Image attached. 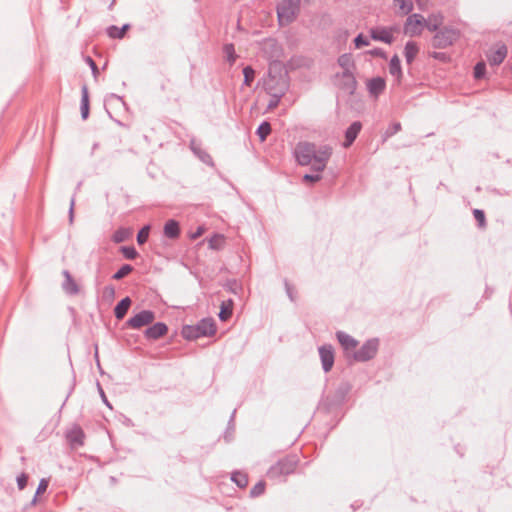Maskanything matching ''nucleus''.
Returning a JSON list of instances; mask_svg holds the SVG:
<instances>
[{
  "label": "nucleus",
  "instance_id": "6",
  "mask_svg": "<svg viewBox=\"0 0 512 512\" xmlns=\"http://www.w3.org/2000/svg\"><path fill=\"white\" fill-rule=\"evenodd\" d=\"M351 390L352 384L349 381H341L335 389L334 394L332 396H327L324 399L323 404L326 409L331 411L335 408L341 407L345 403Z\"/></svg>",
  "mask_w": 512,
  "mask_h": 512
},
{
  "label": "nucleus",
  "instance_id": "47",
  "mask_svg": "<svg viewBox=\"0 0 512 512\" xmlns=\"http://www.w3.org/2000/svg\"><path fill=\"white\" fill-rule=\"evenodd\" d=\"M366 54L373 56V57H379L381 59H387V53L380 47H375L371 50L366 51Z\"/></svg>",
  "mask_w": 512,
  "mask_h": 512
},
{
  "label": "nucleus",
  "instance_id": "58",
  "mask_svg": "<svg viewBox=\"0 0 512 512\" xmlns=\"http://www.w3.org/2000/svg\"><path fill=\"white\" fill-rule=\"evenodd\" d=\"M362 506V502L361 501H355L351 504V508L353 509V511L355 512L357 509H359L360 507Z\"/></svg>",
  "mask_w": 512,
  "mask_h": 512
},
{
  "label": "nucleus",
  "instance_id": "1",
  "mask_svg": "<svg viewBox=\"0 0 512 512\" xmlns=\"http://www.w3.org/2000/svg\"><path fill=\"white\" fill-rule=\"evenodd\" d=\"M333 154L329 144H316L309 141H299L294 149L293 156L300 166H310L312 172H323Z\"/></svg>",
  "mask_w": 512,
  "mask_h": 512
},
{
  "label": "nucleus",
  "instance_id": "20",
  "mask_svg": "<svg viewBox=\"0 0 512 512\" xmlns=\"http://www.w3.org/2000/svg\"><path fill=\"white\" fill-rule=\"evenodd\" d=\"M389 73L394 77L397 84L402 83L404 75L401 60L397 54H394L389 61Z\"/></svg>",
  "mask_w": 512,
  "mask_h": 512
},
{
  "label": "nucleus",
  "instance_id": "11",
  "mask_svg": "<svg viewBox=\"0 0 512 512\" xmlns=\"http://www.w3.org/2000/svg\"><path fill=\"white\" fill-rule=\"evenodd\" d=\"M169 327L164 322L150 324L144 331L143 336L147 341H157L167 335Z\"/></svg>",
  "mask_w": 512,
  "mask_h": 512
},
{
  "label": "nucleus",
  "instance_id": "64",
  "mask_svg": "<svg viewBox=\"0 0 512 512\" xmlns=\"http://www.w3.org/2000/svg\"><path fill=\"white\" fill-rule=\"evenodd\" d=\"M37 501H38V496H36V494H34V497L32 498L29 505L34 506V505H36Z\"/></svg>",
  "mask_w": 512,
  "mask_h": 512
},
{
  "label": "nucleus",
  "instance_id": "16",
  "mask_svg": "<svg viewBox=\"0 0 512 512\" xmlns=\"http://www.w3.org/2000/svg\"><path fill=\"white\" fill-rule=\"evenodd\" d=\"M268 84H270L274 90V92H277L283 87V93L286 92L288 88L287 83V74L280 75L278 78L276 76H273L271 73V70L268 72V77L264 80L263 87L265 91L267 92Z\"/></svg>",
  "mask_w": 512,
  "mask_h": 512
},
{
  "label": "nucleus",
  "instance_id": "41",
  "mask_svg": "<svg viewBox=\"0 0 512 512\" xmlns=\"http://www.w3.org/2000/svg\"><path fill=\"white\" fill-rule=\"evenodd\" d=\"M473 216L479 228H485L487 225L485 212L481 209H474Z\"/></svg>",
  "mask_w": 512,
  "mask_h": 512
},
{
  "label": "nucleus",
  "instance_id": "45",
  "mask_svg": "<svg viewBox=\"0 0 512 512\" xmlns=\"http://www.w3.org/2000/svg\"><path fill=\"white\" fill-rule=\"evenodd\" d=\"M322 179L321 172H313L304 174L302 177V181L304 183H316Z\"/></svg>",
  "mask_w": 512,
  "mask_h": 512
},
{
  "label": "nucleus",
  "instance_id": "9",
  "mask_svg": "<svg viewBox=\"0 0 512 512\" xmlns=\"http://www.w3.org/2000/svg\"><path fill=\"white\" fill-rule=\"evenodd\" d=\"M156 314L152 310H141L125 322V327L130 329H141L154 322Z\"/></svg>",
  "mask_w": 512,
  "mask_h": 512
},
{
  "label": "nucleus",
  "instance_id": "55",
  "mask_svg": "<svg viewBox=\"0 0 512 512\" xmlns=\"http://www.w3.org/2000/svg\"><path fill=\"white\" fill-rule=\"evenodd\" d=\"M272 130H255L256 135L259 138V141L264 142L267 137L271 134Z\"/></svg>",
  "mask_w": 512,
  "mask_h": 512
},
{
  "label": "nucleus",
  "instance_id": "28",
  "mask_svg": "<svg viewBox=\"0 0 512 512\" xmlns=\"http://www.w3.org/2000/svg\"><path fill=\"white\" fill-rule=\"evenodd\" d=\"M129 29L130 24H123L121 27L110 25L106 28V33L112 39H122Z\"/></svg>",
  "mask_w": 512,
  "mask_h": 512
},
{
  "label": "nucleus",
  "instance_id": "35",
  "mask_svg": "<svg viewBox=\"0 0 512 512\" xmlns=\"http://www.w3.org/2000/svg\"><path fill=\"white\" fill-rule=\"evenodd\" d=\"M150 231H151L150 224H146L142 228L139 229V231L136 235V241H137L138 245H144L147 242L149 235H150Z\"/></svg>",
  "mask_w": 512,
  "mask_h": 512
},
{
  "label": "nucleus",
  "instance_id": "17",
  "mask_svg": "<svg viewBox=\"0 0 512 512\" xmlns=\"http://www.w3.org/2000/svg\"><path fill=\"white\" fill-rule=\"evenodd\" d=\"M336 77H341L340 88L348 95H353L357 89V81L353 72L337 73Z\"/></svg>",
  "mask_w": 512,
  "mask_h": 512
},
{
  "label": "nucleus",
  "instance_id": "7",
  "mask_svg": "<svg viewBox=\"0 0 512 512\" xmlns=\"http://www.w3.org/2000/svg\"><path fill=\"white\" fill-rule=\"evenodd\" d=\"M379 349V339L370 338L363 343V345L353 353V359L357 362H367L372 360Z\"/></svg>",
  "mask_w": 512,
  "mask_h": 512
},
{
  "label": "nucleus",
  "instance_id": "36",
  "mask_svg": "<svg viewBox=\"0 0 512 512\" xmlns=\"http://www.w3.org/2000/svg\"><path fill=\"white\" fill-rule=\"evenodd\" d=\"M223 52L226 55V60L232 65L235 63L237 59V54L235 52V47L233 43H227L223 46Z\"/></svg>",
  "mask_w": 512,
  "mask_h": 512
},
{
  "label": "nucleus",
  "instance_id": "50",
  "mask_svg": "<svg viewBox=\"0 0 512 512\" xmlns=\"http://www.w3.org/2000/svg\"><path fill=\"white\" fill-rule=\"evenodd\" d=\"M85 62L91 68V71H92V74H93L94 78H97V76L99 74V69H98V66H97L96 62L92 59L91 56H86L85 57Z\"/></svg>",
  "mask_w": 512,
  "mask_h": 512
},
{
  "label": "nucleus",
  "instance_id": "43",
  "mask_svg": "<svg viewBox=\"0 0 512 512\" xmlns=\"http://www.w3.org/2000/svg\"><path fill=\"white\" fill-rule=\"evenodd\" d=\"M354 47L356 49H360L362 47L370 45L369 39L363 34L359 33L354 39H353Z\"/></svg>",
  "mask_w": 512,
  "mask_h": 512
},
{
  "label": "nucleus",
  "instance_id": "40",
  "mask_svg": "<svg viewBox=\"0 0 512 512\" xmlns=\"http://www.w3.org/2000/svg\"><path fill=\"white\" fill-rule=\"evenodd\" d=\"M360 130H345V140L342 143L344 148L350 147L358 137Z\"/></svg>",
  "mask_w": 512,
  "mask_h": 512
},
{
  "label": "nucleus",
  "instance_id": "18",
  "mask_svg": "<svg viewBox=\"0 0 512 512\" xmlns=\"http://www.w3.org/2000/svg\"><path fill=\"white\" fill-rule=\"evenodd\" d=\"M386 88V80L381 76H376L368 80L367 90L370 95L378 97Z\"/></svg>",
  "mask_w": 512,
  "mask_h": 512
},
{
  "label": "nucleus",
  "instance_id": "51",
  "mask_svg": "<svg viewBox=\"0 0 512 512\" xmlns=\"http://www.w3.org/2000/svg\"><path fill=\"white\" fill-rule=\"evenodd\" d=\"M430 56L435 59V60H438V61H441V62H448L450 60V56L444 52H432L430 54Z\"/></svg>",
  "mask_w": 512,
  "mask_h": 512
},
{
  "label": "nucleus",
  "instance_id": "22",
  "mask_svg": "<svg viewBox=\"0 0 512 512\" xmlns=\"http://www.w3.org/2000/svg\"><path fill=\"white\" fill-rule=\"evenodd\" d=\"M62 275L64 276V281L62 283V289L68 295H77L79 293V286L76 281L73 279L71 273L68 270H63Z\"/></svg>",
  "mask_w": 512,
  "mask_h": 512
},
{
  "label": "nucleus",
  "instance_id": "48",
  "mask_svg": "<svg viewBox=\"0 0 512 512\" xmlns=\"http://www.w3.org/2000/svg\"><path fill=\"white\" fill-rule=\"evenodd\" d=\"M28 479H29L28 474H26L24 472H22L20 475L17 476L16 482H17V487L19 490H23L27 486Z\"/></svg>",
  "mask_w": 512,
  "mask_h": 512
},
{
  "label": "nucleus",
  "instance_id": "19",
  "mask_svg": "<svg viewBox=\"0 0 512 512\" xmlns=\"http://www.w3.org/2000/svg\"><path fill=\"white\" fill-rule=\"evenodd\" d=\"M445 17L441 12L431 13L425 19V28L430 32H435L443 27Z\"/></svg>",
  "mask_w": 512,
  "mask_h": 512
},
{
  "label": "nucleus",
  "instance_id": "14",
  "mask_svg": "<svg viewBox=\"0 0 512 512\" xmlns=\"http://www.w3.org/2000/svg\"><path fill=\"white\" fill-rule=\"evenodd\" d=\"M369 36L374 41L383 42L388 45H391L395 40L394 36L389 33L387 26H376L370 28Z\"/></svg>",
  "mask_w": 512,
  "mask_h": 512
},
{
  "label": "nucleus",
  "instance_id": "21",
  "mask_svg": "<svg viewBox=\"0 0 512 512\" xmlns=\"http://www.w3.org/2000/svg\"><path fill=\"white\" fill-rule=\"evenodd\" d=\"M163 234L168 239H177L181 234L180 224L175 219H169L165 222L163 227Z\"/></svg>",
  "mask_w": 512,
  "mask_h": 512
},
{
  "label": "nucleus",
  "instance_id": "26",
  "mask_svg": "<svg viewBox=\"0 0 512 512\" xmlns=\"http://www.w3.org/2000/svg\"><path fill=\"white\" fill-rule=\"evenodd\" d=\"M419 50L420 48L417 42L412 40L406 42L403 53L408 65H411L414 62Z\"/></svg>",
  "mask_w": 512,
  "mask_h": 512
},
{
  "label": "nucleus",
  "instance_id": "27",
  "mask_svg": "<svg viewBox=\"0 0 512 512\" xmlns=\"http://www.w3.org/2000/svg\"><path fill=\"white\" fill-rule=\"evenodd\" d=\"M337 63L343 69V72H353L356 68L351 53L341 54L337 59Z\"/></svg>",
  "mask_w": 512,
  "mask_h": 512
},
{
  "label": "nucleus",
  "instance_id": "25",
  "mask_svg": "<svg viewBox=\"0 0 512 512\" xmlns=\"http://www.w3.org/2000/svg\"><path fill=\"white\" fill-rule=\"evenodd\" d=\"M80 112L83 120H86L90 114V99L87 85L81 88Z\"/></svg>",
  "mask_w": 512,
  "mask_h": 512
},
{
  "label": "nucleus",
  "instance_id": "30",
  "mask_svg": "<svg viewBox=\"0 0 512 512\" xmlns=\"http://www.w3.org/2000/svg\"><path fill=\"white\" fill-rule=\"evenodd\" d=\"M132 234L131 228L120 227L112 235L111 239L114 243L119 244L126 241Z\"/></svg>",
  "mask_w": 512,
  "mask_h": 512
},
{
  "label": "nucleus",
  "instance_id": "33",
  "mask_svg": "<svg viewBox=\"0 0 512 512\" xmlns=\"http://www.w3.org/2000/svg\"><path fill=\"white\" fill-rule=\"evenodd\" d=\"M487 67L484 61H479L473 67V77L475 80H481L486 77Z\"/></svg>",
  "mask_w": 512,
  "mask_h": 512
},
{
  "label": "nucleus",
  "instance_id": "5",
  "mask_svg": "<svg viewBox=\"0 0 512 512\" xmlns=\"http://www.w3.org/2000/svg\"><path fill=\"white\" fill-rule=\"evenodd\" d=\"M300 0H282L276 7L277 17L281 26L292 23L300 12Z\"/></svg>",
  "mask_w": 512,
  "mask_h": 512
},
{
  "label": "nucleus",
  "instance_id": "49",
  "mask_svg": "<svg viewBox=\"0 0 512 512\" xmlns=\"http://www.w3.org/2000/svg\"><path fill=\"white\" fill-rule=\"evenodd\" d=\"M48 486H49V479H47V478L40 479L39 484L36 489V492H35L36 496H39V495L43 494L44 492H46Z\"/></svg>",
  "mask_w": 512,
  "mask_h": 512
},
{
  "label": "nucleus",
  "instance_id": "39",
  "mask_svg": "<svg viewBox=\"0 0 512 512\" xmlns=\"http://www.w3.org/2000/svg\"><path fill=\"white\" fill-rule=\"evenodd\" d=\"M224 236L222 234L215 233L208 240V245L210 249L219 250L222 248Z\"/></svg>",
  "mask_w": 512,
  "mask_h": 512
},
{
  "label": "nucleus",
  "instance_id": "23",
  "mask_svg": "<svg viewBox=\"0 0 512 512\" xmlns=\"http://www.w3.org/2000/svg\"><path fill=\"white\" fill-rule=\"evenodd\" d=\"M335 335L345 351L355 349L358 346L359 342L344 331H337Z\"/></svg>",
  "mask_w": 512,
  "mask_h": 512
},
{
  "label": "nucleus",
  "instance_id": "52",
  "mask_svg": "<svg viewBox=\"0 0 512 512\" xmlns=\"http://www.w3.org/2000/svg\"><path fill=\"white\" fill-rule=\"evenodd\" d=\"M115 287L113 285H107L103 289V296L107 299H114L115 298Z\"/></svg>",
  "mask_w": 512,
  "mask_h": 512
},
{
  "label": "nucleus",
  "instance_id": "15",
  "mask_svg": "<svg viewBox=\"0 0 512 512\" xmlns=\"http://www.w3.org/2000/svg\"><path fill=\"white\" fill-rule=\"evenodd\" d=\"M191 151L193 152V154L201 161L203 162L204 164L210 166V167H213L214 166V161L211 157V155L205 150L202 148V145L200 142H198L195 138H192L190 140V145H189Z\"/></svg>",
  "mask_w": 512,
  "mask_h": 512
},
{
  "label": "nucleus",
  "instance_id": "53",
  "mask_svg": "<svg viewBox=\"0 0 512 512\" xmlns=\"http://www.w3.org/2000/svg\"><path fill=\"white\" fill-rule=\"evenodd\" d=\"M204 232H205V227H204V226H202V225H200V226H198V227L196 228V230H195L194 232H191V233L189 234V237H190V239H192V240H196V239H198L200 236H202Z\"/></svg>",
  "mask_w": 512,
  "mask_h": 512
},
{
  "label": "nucleus",
  "instance_id": "59",
  "mask_svg": "<svg viewBox=\"0 0 512 512\" xmlns=\"http://www.w3.org/2000/svg\"><path fill=\"white\" fill-rule=\"evenodd\" d=\"M347 128H362V123L360 121H354Z\"/></svg>",
  "mask_w": 512,
  "mask_h": 512
},
{
  "label": "nucleus",
  "instance_id": "24",
  "mask_svg": "<svg viewBox=\"0 0 512 512\" xmlns=\"http://www.w3.org/2000/svg\"><path fill=\"white\" fill-rule=\"evenodd\" d=\"M131 305H132V300L129 296L122 298L114 307L113 311H114L115 318L117 320H122L126 316Z\"/></svg>",
  "mask_w": 512,
  "mask_h": 512
},
{
  "label": "nucleus",
  "instance_id": "10",
  "mask_svg": "<svg viewBox=\"0 0 512 512\" xmlns=\"http://www.w3.org/2000/svg\"><path fill=\"white\" fill-rule=\"evenodd\" d=\"M322 370L328 373L332 370L335 362V352L331 344H323L318 347Z\"/></svg>",
  "mask_w": 512,
  "mask_h": 512
},
{
  "label": "nucleus",
  "instance_id": "42",
  "mask_svg": "<svg viewBox=\"0 0 512 512\" xmlns=\"http://www.w3.org/2000/svg\"><path fill=\"white\" fill-rule=\"evenodd\" d=\"M265 482H257L250 490V497L255 498L261 496L265 492Z\"/></svg>",
  "mask_w": 512,
  "mask_h": 512
},
{
  "label": "nucleus",
  "instance_id": "60",
  "mask_svg": "<svg viewBox=\"0 0 512 512\" xmlns=\"http://www.w3.org/2000/svg\"><path fill=\"white\" fill-rule=\"evenodd\" d=\"M398 130L396 129H393V130H386V133H385V139H387L388 137H391L392 135H394Z\"/></svg>",
  "mask_w": 512,
  "mask_h": 512
},
{
  "label": "nucleus",
  "instance_id": "32",
  "mask_svg": "<svg viewBox=\"0 0 512 512\" xmlns=\"http://www.w3.org/2000/svg\"><path fill=\"white\" fill-rule=\"evenodd\" d=\"M267 93L271 96V100L268 104V108H272L278 105L280 102L282 96H284L285 93H283V87L278 90L277 92H274L272 86L268 84Z\"/></svg>",
  "mask_w": 512,
  "mask_h": 512
},
{
  "label": "nucleus",
  "instance_id": "3",
  "mask_svg": "<svg viewBox=\"0 0 512 512\" xmlns=\"http://www.w3.org/2000/svg\"><path fill=\"white\" fill-rule=\"evenodd\" d=\"M299 464V457L296 454H289L279 459L267 471V477L270 479H280L295 472Z\"/></svg>",
  "mask_w": 512,
  "mask_h": 512
},
{
  "label": "nucleus",
  "instance_id": "34",
  "mask_svg": "<svg viewBox=\"0 0 512 512\" xmlns=\"http://www.w3.org/2000/svg\"><path fill=\"white\" fill-rule=\"evenodd\" d=\"M133 266L130 264H123L113 275L112 279L119 281L128 276L133 271Z\"/></svg>",
  "mask_w": 512,
  "mask_h": 512
},
{
  "label": "nucleus",
  "instance_id": "8",
  "mask_svg": "<svg viewBox=\"0 0 512 512\" xmlns=\"http://www.w3.org/2000/svg\"><path fill=\"white\" fill-rule=\"evenodd\" d=\"M425 24L423 15L419 13L410 14L404 23L403 32L410 37L420 36L425 28Z\"/></svg>",
  "mask_w": 512,
  "mask_h": 512
},
{
  "label": "nucleus",
  "instance_id": "56",
  "mask_svg": "<svg viewBox=\"0 0 512 512\" xmlns=\"http://www.w3.org/2000/svg\"><path fill=\"white\" fill-rule=\"evenodd\" d=\"M74 206H75V195H73L70 200V207H69V211H68V217H69L70 224H72L73 220H74Z\"/></svg>",
  "mask_w": 512,
  "mask_h": 512
},
{
  "label": "nucleus",
  "instance_id": "2",
  "mask_svg": "<svg viewBox=\"0 0 512 512\" xmlns=\"http://www.w3.org/2000/svg\"><path fill=\"white\" fill-rule=\"evenodd\" d=\"M217 326L212 317L201 319L195 325H184L181 329V335L188 341L196 340L201 337H211L216 334Z\"/></svg>",
  "mask_w": 512,
  "mask_h": 512
},
{
  "label": "nucleus",
  "instance_id": "61",
  "mask_svg": "<svg viewBox=\"0 0 512 512\" xmlns=\"http://www.w3.org/2000/svg\"><path fill=\"white\" fill-rule=\"evenodd\" d=\"M388 128H401V123L398 121H394L388 126Z\"/></svg>",
  "mask_w": 512,
  "mask_h": 512
},
{
  "label": "nucleus",
  "instance_id": "63",
  "mask_svg": "<svg viewBox=\"0 0 512 512\" xmlns=\"http://www.w3.org/2000/svg\"><path fill=\"white\" fill-rule=\"evenodd\" d=\"M110 98H114V99H116V100L121 101L122 103H124L123 98H122L121 96L117 95V94L112 93V94L110 95Z\"/></svg>",
  "mask_w": 512,
  "mask_h": 512
},
{
  "label": "nucleus",
  "instance_id": "37",
  "mask_svg": "<svg viewBox=\"0 0 512 512\" xmlns=\"http://www.w3.org/2000/svg\"><path fill=\"white\" fill-rule=\"evenodd\" d=\"M242 73L244 76L243 85L250 87L255 78V70L252 66L247 65L243 68Z\"/></svg>",
  "mask_w": 512,
  "mask_h": 512
},
{
  "label": "nucleus",
  "instance_id": "54",
  "mask_svg": "<svg viewBox=\"0 0 512 512\" xmlns=\"http://www.w3.org/2000/svg\"><path fill=\"white\" fill-rule=\"evenodd\" d=\"M97 386H98V390H99V393H100V397L103 401V403L110 409H113L112 407V404L109 402L103 388L101 387V385L99 383H97Z\"/></svg>",
  "mask_w": 512,
  "mask_h": 512
},
{
  "label": "nucleus",
  "instance_id": "57",
  "mask_svg": "<svg viewBox=\"0 0 512 512\" xmlns=\"http://www.w3.org/2000/svg\"><path fill=\"white\" fill-rule=\"evenodd\" d=\"M257 128H271V124L267 120H263Z\"/></svg>",
  "mask_w": 512,
  "mask_h": 512
},
{
  "label": "nucleus",
  "instance_id": "31",
  "mask_svg": "<svg viewBox=\"0 0 512 512\" xmlns=\"http://www.w3.org/2000/svg\"><path fill=\"white\" fill-rule=\"evenodd\" d=\"M231 481L235 483L237 487L243 489L248 485V475L241 471H235L231 474Z\"/></svg>",
  "mask_w": 512,
  "mask_h": 512
},
{
  "label": "nucleus",
  "instance_id": "12",
  "mask_svg": "<svg viewBox=\"0 0 512 512\" xmlns=\"http://www.w3.org/2000/svg\"><path fill=\"white\" fill-rule=\"evenodd\" d=\"M508 49L505 43L497 42L495 48H491L486 57L491 66H499L506 58Z\"/></svg>",
  "mask_w": 512,
  "mask_h": 512
},
{
  "label": "nucleus",
  "instance_id": "46",
  "mask_svg": "<svg viewBox=\"0 0 512 512\" xmlns=\"http://www.w3.org/2000/svg\"><path fill=\"white\" fill-rule=\"evenodd\" d=\"M284 287L288 298L292 301H296V292L294 287L289 283L287 279H284Z\"/></svg>",
  "mask_w": 512,
  "mask_h": 512
},
{
  "label": "nucleus",
  "instance_id": "44",
  "mask_svg": "<svg viewBox=\"0 0 512 512\" xmlns=\"http://www.w3.org/2000/svg\"><path fill=\"white\" fill-rule=\"evenodd\" d=\"M399 9L405 14H409L413 10V3L410 0H394Z\"/></svg>",
  "mask_w": 512,
  "mask_h": 512
},
{
  "label": "nucleus",
  "instance_id": "4",
  "mask_svg": "<svg viewBox=\"0 0 512 512\" xmlns=\"http://www.w3.org/2000/svg\"><path fill=\"white\" fill-rule=\"evenodd\" d=\"M431 39V45L435 49H446L452 46L460 38V30L452 26H443L435 31Z\"/></svg>",
  "mask_w": 512,
  "mask_h": 512
},
{
  "label": "nucleus",
  "instance_id": "62",
  "mask_svg": "<svg viewBox=\"0 0 512 512\" xmlns=\"http://www.w3.org/2000/svg\"><path fill=\"white\" fill-rule=\"evenodd\" d=\"M387 29H389V33L393 35L394 32L398 31V27L396 25L393 26H387Z\"/></svg>",
  "mask_w": 512,
  "mask_h": 512
},
{
  "label": "nucleus",
  "instance_id": "38",
  "mask_svg": "<svg viewBox=\"0 0 512 512\" xmlns=\"http://www.w3.org/2000/svg\"><path fill=\"white\" fill-rule=\"evenodd\" d=\"M120 252L122 253L123 257L127 260H134L139 256V253L137 252L134 246H121Z\"/></svg>",
  "mask_w": 512,
  "mask_h": 512
},
{
  "label": "nucleus",
  "instance_id": "29",
  "mask_svg": "<svg viewBox=\"0 0 512 512\" xmlns=\"http://www.w3.org/2000/svg\"><path fill=\"white\" fill-rule=\"evenodd\" d=\"M233 314V300L223 301L220 306L218 317L221 321H227Z\"/></svg>",
  "mask_w": 512,
  "mask_h": 512
},
{
  "label": "nucleus",
  "instance_id": "13",
  "mask_svg": "<svg viewBox=\"0 0 512 512\" xmlns=\"http://www.w3.org/2000/svg\"><path fill=\"white\" fill-rule=\"evenodd\" d=\"M66 439L72 448H78L84 445L85 433L80 425L74 424L71 429L66 432Z\"/></svg>",
  "mask_w": 512,
  "mask_h": 512
}]
</instances>
